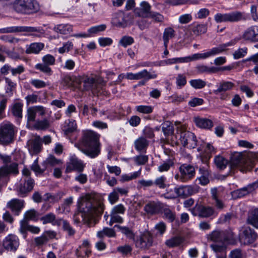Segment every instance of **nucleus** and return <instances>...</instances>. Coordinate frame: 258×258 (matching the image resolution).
I'll use <instances>...</instances> for the list:
<instances>
[{
    "label": "nucleus",
    "instance_id": "obj_1",
    "mask_svg": "<svg viewBox=\"0 0 258 258\" xmlns=\"http://www.w3.org/2000/svg\"><path fill=\"white\" fill-rule=\"evenodd\" d=\"M100 136L91 130L82 131V137L75 146L91 158L97 157L100 153Z\"/></svg>",
    "mask_w": 258,
    "mask_h": 258
},
{
    "label": "nucleus",
    "instance_id": "obj_2",
    "mask_svg": "<svg viewBox=\"0 0 258 258\" xmlns=\"http://www.w3.org/2000/svg\"><path fill=\"white\" fill-rule=\"evenodd\" d=\"M93 199L90 194H86L78 200L77 205L79 211L88 218L101 213L103 211L101 205L93 204Z\"/></svg>",
    "mask_w": 258,
    "mask_h": 258
},
{
    "label": "nucleus",
    "instance_id": "obj_3",
    "mask_svg": "<svg viewBox=\"0 0 258 258\" xmlns=\"http://www.w3.org/2000/svg\"><path fill=\"white\" fill-rule=\"evenodd\" d=\"M78 81L80 84L83 83L84 91H90L94 95L98 94L106 84V82L101 78L96 79L86 75L78 76Z\"/></svg>",
    "mask_w": 258,
    "mask_h": 258
},
{
    "label": "nucleus",
    "instance_id": "obj_4",
    "mask_svg": "<svg viewBox=\"0 0 258 258\" xmlns=\"http://www.w3.org/2000/svg\"><path fill=\"white\" fill-rule=\"evenodd\" d=\"M176 136L184 147L194 149L197 146L198 140L196 136L194 133L186 131L184 127L177 128Z\"/></svg>",
    "mask_w": 258,
    "mask_h": 258
},
{
    "label": "nucleus",
    "instance_id": "obj_5",
    "mask_svg": "<svg viewBox=\"0 0 258 258\" xmlns=\"http://www.w3.org/2000/svg\"><path fill=\"white\" fill-rule=\"evenodd\" d=\"M17 132L16 127L11 123H3L0 125V145L7 146L14 141Z\"/></svg>",
    "mask_w": 258,
    "mask_h": 258
},
{
    "label": "nucleus",
    "instance_id": "obj_6",
    "mask_svg": "<svg viewBox=\"0 0 258 258\" xmlns=\"http://www.w3.org/2000/svg\"><path fill=\"white\" fill-rule=\"evenodd\" d=\"M12 7L18 13L27 14L36 13L40 9L37 1H15Z\"/></svg>",
    "mask_w": 258,
    "mask_h": 258
},
{
    "label": "nucleus",
    "instance_id": "obj_7",
    "mask_svg": "<svg viewBox=\"0 0 258 258\" xmlns=\"http://www.w3.org/2000/svg\"><path fill=\"white\" fill-rule=\"evenodd\" d=\"M236 43V41L232 40L228 43L222 44L217 47H213L210 50L204 53H195L191 55L192 61L199 59H205L209 57L213 56L217 54L222 53L226 50V48L228 46H232Z\"/></svg>",
    "mask_w": 258,
    "mask_h": 258
},
{
    "label": "nucleus",
    "instance_id": "obj_8",
    "mask_svg": "<svg viewBox=\"0 0 258 258\" xmlns=\"http://www.w3.org/2000/svg\"><path fill=\"white\" fill-rule=\"evenodd\" d=\"M200 187L198 185H180L174 188V192L168 195V198L180 197L185 198L199 191Z\"/></svg>",
    "mask_w": 258,
    "mask_h": 258
},
{
    "label": "nucleus",
    "instance_id": "obj_9",
    "mask_svg": "<svg viewBox=\"0 0 258 258\" xmlns=\"http://www.w3.org/2000/svg\"><path fill=\"white\" fill-rule=\"evenodd\" d=\"M238 236L240 242L244 245L254 242L258 237L255 231L246 226H242L240 228Z\"/></svg>",
    "mask_w": 258,
    "mask_h": 258
},
{
    "label": "nucleus",
    "instance_id": "obj_10",
    "mask_svg": "<svg viewBox=\"0 0 258 258\" xmlns=\"http://www.w3.org/2000/svg\"><path fill=\"white\" fill-rule=\"evenodd\" d=\"M214 19L217 23H232L245 20V18L243 13L235 11L225 14L217 13L214 16Z\"/></svg>",
    "mask_w": 258,
    "mask_h": 258
},
{
    "label": "nucleus",
    "instance_id": "obj_11",
    "mask_svg": "<svg viewBox=\"0 0 258 258\" xmlns=\"http://www.w3.org/2000/svg\"><path fill=\"white\" fill-rule=\"evenodd\" d=\"M180 174L175 175V178L181 182H187L195 175V167L188 164H183L179 168Z\"/></svg>",
    "mask_w": 258,
    "mask_h": 258
},
{
    "label": "nucleus",
    "instance_id": "obj_12",
    "mask_svg": "<svg viewBox=\"0 0 258 258\" xmlns=\"http://www.w3.org/2000/svg\"><path fill=\"white\" fill-rule=\"evenodd\" d=\"M190 211L194 216L206 218L213 215L215 212L213 208L198 204H197Z\"/></svg>",
    "mask_w": 258,
    "mask_h": 258
},
{
    "label": "nucleus",
    "instance_id": "obj_13",
    "mask_svg": "<svg viewBox=\"0 0 258 258\" xmlns=\"http://www.w3.org/2000/svg\"><path fill=\"white\" fill-rule=\"evenodd\" d=\"M35 185L33 178L21 179V182L17 188L18 195L20 197H25L31 191Z\"/></svg>",
    "mask_w": 258,
    "mask_h": 258
},
{
    "label": "nucleus",
    "instance_id": "obj_14",
    "mask_svg": "<svg viewBox=\"0 0 258 258\" xmlns=\"http://www.w3.org/2000/svg\"><path fill=\"white\" fill-rule=\"evenodd\" d=\"M20 245L18 237L14 234H9L3 241L4 248L8 251L15 252Z\"/></svg>",
    "mask_w": 258,
    "mask_h": 258
},
{
    "label": "nucleus",
    "instance_id": "obj_15",
    "mask_svg": "<svg viewBox=\"0 0 258 258\" xmlns=\"http://www.w3.org/2000/svg\"><path fill=\"white\" fill-rule=\"evenodd\" d=\"M153 244V236L149 232L144 233L135 241L136 246L142 249H148Z\"/></svg>",
    "mask_w": 258,
    "mask_h": 258
},
{
    "label": "nucleus",
    "instance_id": "obj_16",
    "mask_svg": "<svg viewBox=\"0 0 258 258\" xmlns=\"http://www.w3.org/2000/svg\"><path fill=\"white\" fill-rule=\"evenodd\" d=\"M27 146L30 154H38L42 149V139L39 136H35L28 141Z\"/></svg>",
    "mask_w": 258,
    "mask_h": 258
},
{
    "label": "nucleus",
    "instance_id": "obj_17",
    "mask_svg": "<svg viewBox=\"0 0 258 258\" xmlns=\"http://www.w3.org/2000/svg\"><path fill=\"white\" fill-rule=\"evenodd\" d=\"M56 236V233L54 231H45L41 236L34 238V244L36 247L40 248L46 245L50 239L54 238Z\"/></svg>",
    "mask_w": 258,
    "mask_h": 258
},
{
    "label": "nucleus",
    "instance_id": "obj_18",
    "mask_svg": "<svg viewBox=\"0 0 258 258\" xmlns=\"http://www.w3.org/2000/svg\"><path fill=\"white\" fill-rule=\"evenodd\" d=\"M19 173L18 164L12 162L10 165L0 167V180L8 177L10 174L17 175Z\"/></svg>",
    "mask_w": 258,
    "mask_h": 258
},
{
    "label": "nucleus",
    "instance_id": "obj_19",
    "mask_svg": "<svg viewBox=\"0 0 258 258\" xmlns=\"http://www.w3.org/2000/svg\"><path fill=\"white\" fill-rule=\"evenodd\" d=\"M242 38L251 42H258V25H253L246 29L243 33Z\"/></svg>",
    "mask_w": 258,
    "mask_h": 258
},
{
    "label": "nucleus",
    "instance_id": "obj_20",
    "mask_svg": "<svg viewBox=\"0 0 258 258\" xmlns=\"http://www.w3.org/2000/svg\"><path fill=\"white\" fill-rule=\"evenodd\" d=\"M43 116L45 113V108L42 106H35L28 108L27 110V122L30 123L35 120L36 113Z\"/></svg>",
    "mask_w": 258,
    "mask_h": 258
},
{
    "label": "nucleus",
    "instance_id": "obj_21",
    "mask_svg": "<svg viewBox=\"0 0 258 258\" xmlns=\"http://www.w3.org/2000/svg\"><path fill=\"white\" fill-rule=\"evenodd\" d=\"M85 167L83 162L79 160L75 156H73L70 158L69 162L68 163L66 171L70 172L73 170H76L78 172H82Z\"/></svg>",
    "mask_w": 258,
    "mask_h": 258
},
{
    "label": "nucleus",
    "instance_id": "obj_22",
    "mask_svg": "<svg viewBox=\"0 0 258 258\" xmlns=\"http://www.w3.org/2000/svg\"><path fill=\"white\" fill-rule=\"evenodd\" d=\"M157 77L156 75H151L147 70L145 69L137 73H127L125 78L128 80H149Z\"/></svg>",
    "mask_w": 258,
    "mask_h": 258
},
{
    "label": "nucleus",
    "instance_id": "obj_23",
    "mask_svg": "<svg viewBox=\"0 0 258 258\" xmlns=\"http://www.w3.org/2000/svg\"><path fill=\"white\" fill-rule=\"evenodd\" d=\"M19 231L23 235L24 237L26 238L27 231L33 234H38L40 231V228L37 226L29 225L26 220H22L20 221Z\"/></svg>",
    "mask_w": 258,
    "mask_h": 258
},
{
    "label": "nucleus",
    "instance_id": "obj_24",
    "mask_svg": "<svg viewBox=\"0 0 258 258\" xmlns=\"http://www.w3.org/2000/svg\"><path fill=\"white\" fill-rule=\"evenodd\" d=\"M106 29V25L105 24H101L99 25H97L95 26H93L90 28L88 30V34L86 33H79V34H75L72 35V36L76 38L78 37H88L90 36H92L94 35L97 34L101 32H103Z\"/></svg>",
    "mask_w": 258,
    "mask_h": 258
},
{
    "label": "nucleus",
    "instance_id": "obj_25",
    "mask_svg": "<svg viewBox=\"0 0 258 258\" xmlns=\"http://www.w3.org/2000/svg\"><path fill=\"white\" fill-rule=\"evenodd\" d=\"M151 12V6L145 1L141 2L140 7L136 8L134 10L135 15L142 18H148Z\"/></svg>",
    "mask_w": 258,
    "mask_h": 258
},
{
    "label": "nucleus",
    "instance_id": "obj_26",
    "mask_svg": "<svg viewBox=\"0 0 258 258\" xmlns=\"http://www.w3.org/2000/svg\"><path fill=\"white\" fill-rule=\"evenodd\" d=\"M7 206L16 215H18L24 207V200L14 199L9 202Z\"/></svg>",
    "mask_w": 258,
    "mask_h": 258
},
{
    "label": "nucleus",
    "instance_id": "obj_27",
    "mask_svg": "<svg viewBox=\"0 0 258 258\" xmlns=\"http://www.w3.org/2000/svg\"><path fill=\"white\" fill-rule=\"evenodd\" d=\"M207 237L208 240L221 243H223L227 240L225 233L223 231L218 230L212 231L211 233L207 235Z\"/></svg>",
    "mask_w": 258,
    "mask_h": 258
},
{
    "label": "nucleus",
    "instance_id": "obj_28",
    "mask_svg": "<svg viewBox=\"0 0 258 258\" xmlns=\"http://www.w3.org/2000/svg\"><path fill=\"white\" fill-rule=\"evenodd\" d=\"M43 224L51 223L53 225L60 226L62 219H56L55 215L53 213H49L40 218Z\"/></svg>",
    "mask_w": 258,
    "mask_h": 258
},
{
    "label": "nucleus",
    "instance_id": "obj_29",
    "mask_svg": "<svg viewBox=\"0 0 258 258\" xmlns=\"http://www.w3.org/2000/svg\"><path fill=\"white\" fill-rule=\"evenodd\" d=\"M194 121L197 126L201 128L210 130L213 126V121L207 118L195 117Z\"/></svg>",
    "mask_w": 258,
    "mask_h": 258
},
{
    "label": "nucleus",
    "instance_id": "obj_30",
    "mask_svg": "<svg viewBox=\"0 0 258 258\" xmlns=\"http://www.w3.org/2000/svg\"><path fill=\"white\" fill-rule=\"evenodd\" d=\"M234 86V84L232 82L222 81L218 84L217 89L214 91V93L219 95L221 93L231 90Z\"/></svg>",
    "mask_w": 258,
    "mask_h": 258
},
{
    "label": "nucleus",
    "instance_id": "obj_31",
    "mask_svg": "<svg viewBox=\"0 0 258 258\" xmlns=\"http://www.w3.org/2000/svg\"><path fill=\"white\" fill-rule=\"evenodd\" d=\"M161 209V203L151 201L147 203L144 207V211L148 214L154 215L158 213Z\"/></svg>",
    "mask_w": 258,
    "mask_h": 258
},
{
    "label": "nucleus",
    "instance_id": "obj_32",
    "mask_svg": "<svg viewBox=\"0 0 258 258\" xmlns=\"http://www.w3.org/2000/svg\"><path fill=\"white\" fill-rule=\"evenodd\" d=\"M53 30L62 35H68L73 32V26L70 24H59L55 25Z\"/></svg>",
    "mask_w": 258,
    "mask_h": 258
},
{
    "label": "nucleus",
    "instance_id": "obj_33",
    "mask_svg": "<svg viewBox=\"0 0 258 258\" xmlns=\"http://www.w3.org/2000/svg\"><path fill=\"white\" fill-rule=\"evenodd\" d=\"M200 176L197 178L199 183L202 185H206L209 182V176L210 174L209 169L205 167H201L199 169Z\"/></svg>",
    "mask_w": 258,
    "mask_h": 258
},
{
    "label": "nucleus",
    "instance_id": "obj_34",
    "mask_svg": "<svg viewBox=\"0 0 258 258\" xmlns=\"http://www.w3.org/2000/svg\"><path fill=\"white\" fill-rule=\"evenodd\" d=\"M149 144V141L144 137L138 138L134 143L135 149L140 152L146 150Z\"/></svg>",
    "mask_w": 258,
    "mask_h": 258
},
{
    "label": "nucleus",
    "instance_id": "obj_35",
    "mask_svg": "<svg viewBox=\"0 0 258 258\" xmlns=\"http://www.w3.org/2000/svg\"><path fill=\"white\" fill-rule=\"evenodd\" d=\"M77 125L74 119H68L65 121L63 131L66 135H69L76 131Z\"/></svg>",
    "mask_w": 258,
    "mask_h": 258
},
{
    "label": "nucleus",
    "instance_id": "obj_36",
    "mask_svg": "<svg viewBox=\"0 0 258 258\" xmlns=\"http://www.w3.org/2000/svg\"><path fill=\"white\" fill-rule=\"evenodd\" d=\"M44 44L41 42H34L30 44L26 50L27 54H38L43 49Z\"/></svg>",
    "mask_w": 258,
    "mask_h": 258
},
{
    "label": "nucleus",
    "instance_id": "obj_37",
    "mask_svg": "<svg viewBox=\"0 0 258 258\" xmlns=\"http://www.w3.org/2000/svg\"><path fill=\"white\" fill-rule=\"evenodd\" d=\"M246 222L256 228H258V208L252 210L248 216Z\"/></svg>",
    "mask_w": 258,
    "mask_h": 258
},
{
    "label": "nucleus",
    "instance_id": "obj_38",
    "mask_svg": "<svg viewBox=\"0 0 258 258\" xmlns=\"http://www.w3.org/2000/svg\"><path fill=\"white\" fill-rule=\"evenodd\" d=\"M97 236L100 239H103L105 236L114 237L116 236V233L112 228L104 227L102 230L97 232Z\"/></svg>",
    "mask_w": 258,
    "mask_h": 258
},
{
    "label": "nucleus",
    "instance_id": "obj_39",
    "mask_svg": "<svg viewBox=\"0 0 258 258\" xmlns=\"http://www.w3.org/2000/svg\"><path fill=\"white\" fill-rule=\"evenodd\" d=\"M42 166L43 167L41 168L38 164V158H37L34 160V162L31 166V169L35 172L36 175L38 174H42L46 169V162H43L42 164Z\"/></svg>",
    "mask_w": 258,
    "mask_h": 258
},
{
    "label": "nucleus",
    "instance_id": "obj_40",
    "mask_svg": "<svg viewBox=\"0 0 258 258\" xmlns=\"http://www.w3.org/2000/svg\"><path fill=\"white\" fill-rule=\"evenodd\" d=\"M23 104L21 102H17L12 105L11 111L14 116L18 118H22V111Z\"/></svg>",
    "mask_w": 258,
    "mask_h": 258
},
{
    "label": "nucleus",
    "instance_id": "obj_41",
    "mask_svg": "<svg viewBox=\"0 0 258 258\" xmlns=\"http://www.w3.org/2000/svg\"><path fill=\"white\" fill-rule=\"evenodd\" d=\"M254 184H249L246 186L238 189L234 191V193L239 197H242L246 196L254 191Z\"/></svg>",
    "mask_w": 258,
    "mask_h": 258
},
{
    "label": "nucleus",
    "instance_id": "obj_42",
    "mask_svg": "<svg viewBox=\"0 0 258 258\" xmlns=\"http://www.w3.org/2000/svg\"><path fill=\"white\" fill-rule=\"evenodd\" d=\"M122 19V21L118 22L116 25L124 28L133 23L134 16L130 13L125 14L123 15Z\"/></svg>",
    "mask_w": 258,
    "mask_h": 258
},
{
    "label": "nucleus",
    "instance_id": "obj_43",
    "mask_svg": "<svg viewBox=\"0 0 258 258\" xmlns=\"http://www.w3.org/2000/svg\"><path fill=\"white\" fill-rule=\"evenodd\" d=\"M243 160L240 154H237L231 156L229 166L231 169L240 167L242 165Z\"/></svg>",
    "mask_w": 258,
    "mask_h": 258
},
{
    "label": "nucleus",
    "instance_id": "obj_44",
    "mask_svg": "<svg viewBox=\"0 0 258 258\" xmlns=\"http://www.w3.org/2000/svg\"><path fill=\"white\" fill-rule=\"evenodd\" d=\"M175 31L171 27H168L165 29L163 34V40L164 41V46H168L170 39L174 37Z\"/></svg>",
    "mask_w": 258,
    "mask_h": 258
},
{
    "label": "nucleus",
    "instance_id": "obj_45",
    "mask_svg": "<svg viewBox=\"0 0 258 258\" xmlns=\"http://www.w3.org/2000/svg\"><path fill=\"white\" fill-rule=\"evenodd\" d=\"M183 242L182 238L179 236H174L166 240L165 243L170 248L179 246Z\"/></svg>",
    "mask_w": 258,
    "mask_h": 258
},
{
    "label": "nucleus",
    "instance_id": "obj_46",
    "mask_svg": "<svg viewBox=\"0 0 258 258\" xmlns=\"http://www.w3.org/2000/svg\"><path fill=\"white\" fill-rule=\"evenodd\" d=\"M162 130L166 137L172 135L174 132V126L172 122L165 121L162 124Z\"/></svg>",
    "mask_w": 258,
    "mask_h": 258
},
{
    "label": "nucleus",
    "instance_id": "obj_47",
    "mask_svg": "<svg viewBox=\"0 0 258 258\" xmlns=\"http://www.w3.org/2000/svg\"><path fill=\"white\" fill-rule=\"evenodd\" d=\"M141 174V168L138 171L130 174H122L120 177V181L121 182L128 181L139 177Z\"/></svg>",
    "mask_w": 258,
    "mask_h": 258
},
{
    "label": "nucleus",
    "instance_id": "obj_48",
    "mask_svg": "<svg viewBox=\"0 0 258 258\" xmlns=\"http://www.w3.org/2000/svg\"><path fill=\"white\" fill-rule=\"evenodd\" d=\"M49 126L50 122L47 119L38 120L33 125L34 128L37 130H45L49 128Z\"/></svg>",
    "mask_w": 258,
    "mask_h": 258
},
{
    "label": "nucleus",
    "instance_id": "obj_49",
    "mask_svg": "<svg viewBox=\"0 0 258 258\" xmlns=\"http://www.w3.org/2000/svg\"><path fill=\"white\" fill-rule=\"evenodd\" d=\"M214 163L218 168L223 170L226 168L228 162L223 157L218 155L214 158Z\"/></svg>",
    "mask_w": 258,
    "mask_h": 258
},
{
    "label": "nucleus",
    "instance_id": "obj_50",
    "mask_svg": "<svg viewBox=\"0 0 258 258\" xmlns=\"http://www.w3.org/2000/svg\"><path fill=\"white\" fill-rule=\"evenodd\" d=\"M187 83L186 77L184 74H178L175 77V84L177 89L184 87Z\"/></svg>",
    "mask_w": 258,
    "mask_h": 258
},
{
    "label": "nucleus",
    "instance_id": "obj_51",
    "mask_svg": "<svg viewBox=\"0 0 258 258\" xmlns=\"http://www.w3.org/2000/svg\"><path fill=\"white\" fill-rule=\"evenodd\" d=\"M38 216L39 214L35 210L30 209L25 212L23 220H26L28 222L30 220L37 221Z\"/></svg>",
    "mask_w": 258,
    "mask_h": 258
},
{
    "label": "nucleus",
    "instance_id": "obj_52",
    "mask_svg": "<svg viewBox=\"0 0 258 258\" xmlns=\"http://www.w3.org/2000/svg\"><path fill=\"white\" fill-rule=\"evenodd\" d=\"M173 165V160L171 158H169L161 163V165L158 166V170L160 172L167 171Z\"/></svg>",
    "mask_w": 258,
    "mask_h": 258
},
{
    "label": "nucleus",
    "instance_id": "obj_53",
    "mask_svg": "<svg viewBox=\"0 0 258 258\" xmlns=\"http://www.w3.org/2000/svg\"><path fill=\"white\" fill-rule=\"evenodd\" d=\"M114 227L118 228L122 234H124L128 238H134L135 234L133 230L130 228L126 226H120L119 225H115Z\"/></svg>",
    "mask_w": 258,
    "mask_h": 258
},
{
    "label": "nucleus",
    "instance_id": "obj_54",
    "mask_svg": "<svg viewBox=\"0 0 258 258\" xmlns=\"http://www.w3.org/2000/svg\"><path fill=\"white\" fill-rule=\"evenodd\" d=\"M64 195V193L62 191L58 192L55 194H51L50 193H46L45 194L46 198L45 201H49L51 200L53 202H58Z\"/></svg>",
    "mask_w": 258,
    "mask_h": 258
},
{
    "label": "nucleus",
    "instance_id": "obj_55",
    "mask_svg": "<svg viewBox=\"0 0 258 258\" xmlns=\"http://www.w3.org/2000/svg\"><path fill=\"white\" fill-rule=\"evenodd\" d=\"M207 31V25L205 24H198L192 28L193 33L197 36L205 33Z\"/></svg>",
    "mask_w": 258,
    "mask_h": 258
},
{
    "label": "nucleus",
    "instance_id": "obj_56",
    "mask_svg": "<svg viewBox=\"0 0 258 258\" xmlns=\"http://www.w3.org/2000/svg\"><path fill=\"white\" fill-rule=\"evenodd\" d=\"M61 225H62L63 230L67 232L69 236H73L75 235L76 232L75 229L67 221L62 219Z\"/></svg>",
    "mask_w": 258,
    "mask_h": 258
},
{
    "label": "nucleus",
    "instance_id": "obj_57",
    "mask_svg": "<svg viewBox=\"0 0 258 258\" xmlns=\"http://www.w3.org/2000/svg\"><path fill=\"white\" fill-rule=\"evenodd\" d=\"M73 203V197H70L64 200L63 203L61 204V207L59 208V209L61 208L62 212L69 213L70 211V207Z\"/></svg>",
    "mask_w": 258,
    "mask_h": 258
},
{
    "label": "nucleus",
    "instance_id": "obj_58",
    "mask_svg": "<svg viewBox=\"0 0 258 258\" xmlns=\"http://www.w3.org/2000/svg\"><path fill=\"white\" fill-rule=\"evenodd\" d=\"M35 68L37 70H39L40 71L48 75H51L52 73V71L51 69L49 67V66L44 63H37L35 66Z\"/></svg>",
    "mask_w": 258,
    "mask_h": 258
},
{
    "label": "nucleus",
    "instance_id": "obj_59",
    "mask_svg": "<svg viewBox=\"0 0 258 258\" xmlns=\"http://www.w3.org/2000/svg\"><path fill=\"white\" fill-rule=\"evenodd\" d=\"M134 43V38L129 36H124L119 41V44L125 48L128 45H131Z\"/></svg>",
    "mask_w": 258,
    "mask_h": 258
},
{
    "label": "nucleus",
    "instance_id": "obj_60",
    "mask_svg": "<svg viewBox=\"0 0 258 258\" xmlns=\"http://www.w3.org/2000/svg\"><path fill=\"white\" fill-rule=\"evenodd\" d=\"M189 84L193 88L197 89H202L206 85V82L202 79L191 80Z\"/></svg>",
    "mask_w": 258,
    "mask_h": 258
},
{
    "label": "nucleus",
    "instance_id": "obj_61",
    "mask_svg": "<svg viewBox=\"0 0 258 258\" xmlns=\"http://www.w3.org/2000/svg\"><path fill=\"white\" fill-rule=\"evenodd\" d=\"M73 43L71 41H68L64 43L62 47L58 48V51L60 54L68 52L73 48Z\"/></svg>",
    "mask_w": 258,
    "mask_h": 258
},
{
    "label": "nucleus",
    "instance_id": "obj_62",
    "mask_svg": "<svg viewBox=\"0 0 258 258\" xmlns=\"http://www.w3.org/2000/svg\"><path fill=\"white\" fill-rule=\"evenodd\" d=\"M8 99L4 96L0 97V119L4 117L5 109L7 107Z\"/></svg>",
    "mask_w": 258,
    "mask_h": 258
},
{
    "label": "nucleus",
    "instance_id": "obj_63",
    "mask_svg": "<svg viewBox=\"0 0 258 258\" xmlns=\"http://www.w3.org/2000/svg\"><path fill=\"white\" fill-rule=\"evenodd\" d=\"M136 110L140 113L149 114L153 112V108L149 105H139L136 107Z\"/></svg>",
    "mask_w": 258,
    "mask_h": 258
},
{
    "label": "nucleus",
    "instance_id": "obj_64",
    "mask_svg": "<svg viewBox=\"0 0 258 258\" xmlns=\"http://www.w3.org/2000/svg\"><path fill=\"white\" fill-rule=\"evenodd\" d=\"M163 215L164 218L167 219L170 222H172L175 218V213L168 208L164 210Z\"/></svg>",
    "mask_w": 258,
    "mask_h": 258
}]
</instances>
